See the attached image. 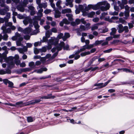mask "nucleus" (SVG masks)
<instances>
[{
    "instance_id": "obj_48",
    "label": "nucleus",
    "mask_w": 134,
    "mask_h": 134,
    "mask_svg": "<svg viewBox=\"0 0 134 134\" xmlns=\"http://www.w3.org/2000/svg\"><path fill=\"white\" fill-rule=\"evenodd\" d=\"M87 49L86 45H85L83 46V48H81L80 50V51L81 52L84 51L85 49Z\"/></svg>"
},
{
    "instance_id": "obj_32",
    "label": "nucleus",
    "mask_w": 134,
    "mask_h": 134,
    "mask_svg": "<svg viewBox=\"0 0 134 134\" xmlns=\"http://www.w3.org/2000/svg\"><path fill=\"white\" fill-rule=\"evenodd\" d=\"M90 54V52L89 51H87L86 52L82 53L81 54V56H83L87 55Z\"/></svg>"
},
{
    "instance_id": "obj_37",
    "label": "nucleus",
    "mask_w": 134,
    "mask_h": 134,
    "mask_svg": "<svg viewBox=\"0 0 134 134\" xmlns=\"http://www.w3.org/2000/svg\"><path fill=\"white\" fill-rule=\"evenodd\" d=\"M6 55L5 54H1L0 53V58L1 59H6Z\"/></svg>"
},
{
    "instance_id": "obj_46",
    "label": "nucleus",
    "mask_w": 134,
    "mask_h": 134,
    "mask_svg": "<svg viewBox=\"0 0 134 134\" xmlns=\"http://www.w3.org/2000/svg\"><path fill=\"white\" fill-rule=\"evenodd\" d=\"M32 69L29 68H26L23 69V71L24 72L27 71H30Z\"/></svg>"
},
{
    "instance_id": "obj_12",
    "label": "nucleus",
    "mask_w": 134,
    "mask_h": 134,
    "mask_svg": "<svg viewBox=\"0 0 134 134\" xmlns=\"http://www.w3.org/2000/svg\"><path fill=\"white\" fill-rule=\"evenodd\" d=\"M23 40V37H20L18 40L16 41V44L18 46H20L22 45V44L21 42Z\"/></svg>"
},
{
    "instance_id": "obj_19",
    "label": "nucleus",
    "mask_w": 134,
    "mask_h": 134,
    "mask_svg": "<svg viewBox=\"0 0 134 134\" xmlns=\"http://www.w3.org/2000/svg\"><path fill=\"white\" fill-rule=\"evenodd\" d=\"M71 12V11L70 9H67L62 10V12L63 14H65L66 13H70Z\"/></svg>"
},
{
    "instance_id": "obj_13",
    "label": "nucleus",
    "mask_w": 134,
    "mask_h": 134,
    "mask_svg": "<svg viewBox=\"0 0 134 134\" xmlns=\"http://www.w3.org/2000/svg\"><path fill=\"white\" fill-rule=\"evenodd\" d=\"M66 3L65 4L66 6L69 5L71 7H73V4L72 0H66Z\"/></svg>"
},
{
    "instance_id": "obj_40",
    "label": "nucleus",
    "mask_w": 134,
    "mask_h": 134,
    "mask_svg": "<svg viewBox=\"0 0 134 134\" xmlns=\"http://www.w3.org/2000/svg\"><path fill=\"white\" fill-rule=\"evenodd\" d=\"M91 8V5H88L85 8V10L86 11H88Z\"/></svg>"
},
{
    "instance_id": "obj_41",
    "label": "nucleus",
    "mask_w": 134,
    "mask_h": 134,
    "mask_svg": "<svg viewBox=\"0 0 134 134\" xmlns=\"http://www.w3.org/2000/svg\"><path fill=\"white\" fill-rule=\"evenodd\" d=\"M63 34L62 33H60L57 36V38L59 39H60L61 38H62L63 39Z\"/></svg>"
},
{
    "instance_id": "obj_56",
    "label": "nucleus",
    "mask_w": 134,
    "mask_h": 134,
    "mask_svg": "<svg viewBox=\"0 0 134 134\" xmlns=\"http://www.w3.org/2000/svg\"><path fill=\"white\" fill-rule=\"evenodd\" d=\"M112 50V48H110L109 49L104 51H103V52L104 53H109Z\"/></svg>"
},
{
    "instance_id": "obj_52",
    "label": "nucleus",
    "mask_w": 134,
    "mask_h": 134,
    "mask_svg": "<svg viewBox=\"0 0 134 134\" xmlns=\"http://www.w3.org/2000/svg\"><path fill=\"white\" fill-rule=\"evenodd\" d=\"M35 104L34 100H32L30 102V103L25 104V106L28 105L30 104Z\"/></svg>"
},
{
    "instance_id": "obj_35",
    "label": "nucleus",
    "mask_w": 134,
    "mask_h": 134,
    "mask_svg": "<svg viewBox=\"0 0 134 134\" xmlns=\"http://www.w3.org/2000/svg\"><path fill=\"white\" fill-rule=\"evenodd\" d=\"M33 24L34 25L36 29H38L39 27L38 25V23L37 21H35L34 22Z\"/></svg>"
},
{
    "instance_id": "obj_22",
    "label": "nucleus",
    "mask_w": 134,
    "mask_h": 134,
    "mask_svg": "<svg viewBox=\"0 0 134 134\" xmlns=\"http://www.w3.org/2000/svg\"><path fill=\"white\" fill-rule=\"evenodd\" d=\"M10 13H7L6 17H4L5 22H7L8 21V19L10 18Z\"/></svg>"
},
{
    "instance_id": "obj_11",
    "label": "nucleus",
    "mask_w": 134,
    "mask_h": 134,
    "mask_svg": "<svg viewBox=\"0 0 134 134\" xmlns=\"http://www.w3.org/2000/svg\"><path fill=\"white\" fill-rule=\"evenodd\" d=\"M32 21V20L31 19L28 18H25L23 21L24 24L25 25L28 24L29 22L30 23H31Z\"/></svg>"
},
{
    "instance_id": "obj_49",
    "label": "nucleus",
    "mask_w": 134,
    "mask_h": 134,
    "mask_svg": "<svg viewBox=\"0 0 134 134\" xmlns=\"http://www.w3.org/2000/svg\"><path fill=\"white\" fill-rule=\"evenodd\" d=\"M51 9H46L44 11V12L46 14H47L51 12Z\"/></svg>"
},
{
    "instance_id": "obj_20",
    "label": "nucleus",
    "mask_w": 134,
    "mask_h": 134,
    "mask_svg": "<svg viewBox=\"0 0 134 134\" xmlns=\"http://www.w3.org/2000/svg\"><path fill=\"white\" fill-rule=\"evenodd\" d=\"M47 69L46 68H42L40 69L37 70V73H41L43 71H46Z\"/></svg>"
},
{
    "instance_id": "obj_33",
    "label": "nucleus",
    "mask_w": 134,
    "mask_h": 134,
    "mask_svg": "<svg viewBox=\"0 0 134 134\" xmlns=\"http://www.w3.org/2000/svg\"><path fill=\"white\" fill-rule=\"evenodd\" d=\"M98 27L97 25L96 24L94 25L91 28V30L92 31H94L95 30L98 29Z\"/></svg>"
},
{
    "instance_id": "obj_44",
    "label": "nucleus",
    "mask_w": 134,
    "mask_h": 134,
    "mask_svg": "<svg viewBox=\"0 0 134 134\" xmlns=\"http://www.w3.org/2000/svg\"><path fill=\"white\" fill-rule=\"evenodd\" d=\"M119 21L120 23H121L122 24H125L126 23V22L125 21V20L121 18H119Z\"/></svg>"
},
{
    "instance_id": "obj_3",
    "label": "nucleus",
    "mask_w": 134,
    "mask_h": 134,
    "mask_svg": "<svg viewBox=\"0 0 134 134\" xmlns=\"http://www.w3.org/2000/svg\"><path fill=\"white\" fill-rule=\"evenodd\" d=\"M3 81L4 83L6 85H7V83L8 84V87H10L11 88H13L14 86V83L12 82L9 81L7 79H3Z\"/></svg>"
},
{
    "instance_id": "obj_6",
    "label": "nucleus",
    "mask_w": 134,
    "mask_h": 134,
    "mask_svg": "<svg viewBox=\"0 0 134 134\" xmlns=\"http://www.w3.org/2000/svg\"><path fill=\"white\" fill-rule=\"evenodd\" d=\"M105 6H101L100 7V9L101 11H105L109 9L110 8V4L109 3H107Z\"/></svg>"
},
{
    "instance_id": "obj_27",
    "label": "nucleus",
    "mask_w": 134,
    "mask_h": 134,
    "mask_svg": "<svg viewBox=\"0 0 134 134\" xmlns=\"http://www.w3.org/2000/svg\"><path fill=\"white\" fill-rule=\"evenodd\" d=\"M103 42V40L96 41H95L94 43V45L95 46H97L102 43Z\"/></svg>"
},
{
    "instance_id": "obj_39",
    "label": "nucleus",
    "mask_w": 134,
    "mask_h": 134,
    "mask_svg": "<svg viewBox=\"0 0 134 134\" xmlns=\"http://www.w3.org/2000/svg\"><path fill=\"white\" fill-rule=\"evenodd\" d=\"M62 3V1L60 0H59L56 3V6L58 7L59 8L61 7V6L60 5Z\"/></svg>"
},
{
    "instance_id": "obj_60",
    "label": "nucleus",
    "mask_w": 134,
    "mask_h": 134,
    "mask_svg": "<svg viewBox=\"0 0 134 134\" xmlns=\"http://www.w3.org/2000/svg\"><path fill=\"white\" fill-rule=\"evenodd\" d=\"M108 14L107 13L103 12L102 14V16L100 17V18L101 19L102 17H104V16Z\"/></svg>"
},
{
    "instance_id": "obj_34",
    "label": "nucleus",
    "mask_w": 134,
    "mask_h": 134,
    "mask_svg": "<svg viewBox=\"0 0 134 134\" xmlns=\"http://www.w3.org/2000/svg\"><path fill=\"white\" fill-rule=\"evenodd\" d=\"M26 103H23V102H17L16 103V105H21L20 106L22 107L25 105V104H26Z\"/></svg>"
},
{
    "instance_id": "obj_61",
    "label": "nucleus",
    "mask_w": 134,
    "mask_h": 134,
    "mask_svg": "<svg viewBox=\"0 0 134 134\" xmlns=\"http://www.w3.org/2000/svg\"><path fill=\"white\" fill-rule=\"evenodd\" d=\"M15 62L16 64L17 65H20V60H15Z\"/></svg>"
},
{
    "instance_id": "obj_31",
    "label": "nucleus",
    "mask_w": 134,
    "mask_h": 134,
    "mask_svg": "<svg viewBox=\"0 0 134 134\" xmlns=\"http://www.w3.org/2000/svg\"><path fill=\"white\" fill-rule=\"evenodd\" d=\"M52 34L49 31H47L46 33V37L47 38H48L50 37V35Z\"/></svg>"
},
{
    "instance_id": "obj_53",
    "label": "nucleus",
    "mask_w": 134,
    "mask_h": 134,
    "mask_svg": "<svg viewBox=\"0 0 134 134\" xmlns=\"http://www.w3.org/2000/svg\"><path fill=\"white\" fill-rule=\"evenodd\" d=\"M99 20V19L98 18H93L92 20L95 23L98 22Z\"/></svg>"
},
{
    "instance_id": "obj_62",
    "label": "nucleus",
    "mask_w": 134,
    "mask_h": 134,
    "mask_svg": "<svg viewBox=\"0 0 134 134\" xmlns=\"http://www.w3.org/2000/svg\"><path fill=\"white\" fill-rule=\"evenodd\" d=\"M28 8L30 10H31V11L35 10L34 7L32 6H29L28 7Z\"/></svg>"
},
{
    "instance_id": "obj_63",
    "label": "nucleus",
    "mask_w": 134,
    "mask_h": 134,
    "mask_svg": "<svg viewBox=\"0 0 134 134\" xmlns=\"http://www.w3.org/2000/svg\"><path fill=\"white\" fill-rule=\"evenodd\" d=\"M58 54V52H56L54 53L53 55L51 57V58L52 59H54L55 57H56Z\"/></svg>"
},
{
    "instance_id": "obj_23",
    "label": "nucleus",
    "mask_w": 134,
    "mask_h": 134,
    "mask_svg": "<svg viewBox=\"0 0 134 134\" xmlns=\"http://www.w3.org/2000/svg\"><path fill=\"white\" fill-rule=\"evenodd\" d=\"M107 3H108L104 1L99 2L97 4L99 7H99L101 6H102V5H105Z\"/></svg>"
},
{
    "instance_id": "obj_8",
    "label": "nucleus",
    "mask_w": 134,
    "mask_h": 134,
    "mask_svg": "<svg viewBox=\"0 0 134 134\" xmlns=\"http://www.w3.org/2000/svg\"><path fill=\"white\" fill-rule=\"evenodd\" d=\"M55 11L54 17L55 18H59L60 17L61 13L58 9H54Z\"/></svg>"
},
{
    "instance_id": "obj_51",
    "label": "nucleus",
    "mask_w": 134,
    "mask_h": 134,
    "mask_svg": "<svg viewBox=\"0 0 134 134\" xmlns=\"http://www.w3.org/2000/svg\"><path fill=\"white\" fill-rule=\"evenodd\" d=\"M17 17L20 19H22L24 18V16L22 15L18 14L17 15Z\"/></svg>"
},
{
    "instance_id": "obj_14",
    "label": "nucleus",
    "mask_w": 134,
    "mask_h": 134,
    "mask_svg": "<svg viewBox=\"0 0 134 134\" xmlns=\"http://www.w3.org/2000/svg\"><path fill=\"white\" fill-rule=\"evenodd\" d=\"M52 94L48 95L47 96H43L40 98L41 99H49L50 98H54L55 96H52Z\"/></svg>"
},
{
    "instance_id": "obj_58",
    "label": "nucleus",
    "mask_w": 134,
    "mask_h": 134,
    "mask_svg": "<svg viewBox=\"0 0 134 134\" xmlns=\"http://www.w3.org/2000/svg\"><path fill=\"white\" fill-rule=\"evenodd\" d=\"M19 52L21 53H24V51L23 49L21 48H20L17 49Z\"/></svg>"
},
{
    "instance_id": "obj_50",
    "label": "nucleus",
    "mask_w": 134,
    "mask_h": 134,
    "mask_svg": "<svg viewBox=\"0 0 134 134\" xmlns=\"http://www.w3.org/2000/svg\"><path fill=\"white\" fill-rule=\"evenodd\" d=\"M63 22L64 23L66 24H69V22L66 19H64L63 20Z\"/></svg>"
},
{
    "instance_id": "obj_57",
    "label": "nucleus",
    "mask_w": 134,
    "mask_h": 134,
    "mask_svg": "<svg viewBox=\"0 0 134 134\" xmlns=\"http://www.w3.org/2000/svg\"><path fill=\"white\" fill-rule=\"evenodd\" d=\"M39 52L38 50L36 48L34 49V53L35 54H38Z\"/></svg>"
},
{
    "instance_id": "obj_45",
    "label": "nucleus",
    "mask_w": 134,
    "mask_h": 134,
    "mask_svg": "<svg viewBox=\"0 0 134 134\" xmlns=\"http://www.w3.org/2000/svg\"><path fill=\"white\" fill-rule=\"evenodd\" d=\"M27 120L29 122H32L33 121L32 118L31 116L28 117Z\"/></svg>"
},
{
    "instance_id": "obj_7",
    "label": "nucleus",
    "mask_w": 134,
    "mask_h": 134,
    "mask_svg": "<svg viewBox=\"0 0 134 134\" xmlns=\"http://www.w3.org/2000/svg\"><path fill=\"white\" fill-rule=\"evenodd\" d=\"M1 29L3 31V33H9L11 32V29L10 28L6 29V27L5 26H2Z\"/></svg>"
},
{
    "instance_id": "obj_55",
    "label": "nucleus",
    "mask_w": 134,
    "mask_h": 134,
    "mask_svg": "<svg viewBox=\"0 0 134 134\" xmlns=\"http://www.w3.org/2000/svg\"><path fill=\"white\" fill-rule=\"evenodd\" d=\"M51 31L52 32L54 33H57V30L55 28H52L51 30Z\"/></svg>"
},
{
    "instance_id": "obj_64",
    "label": "nucleus",
    "mask_w": 134,
    "mask_h": 134,
    "mask_svg": "<svg viewBox=\"0 0 134 134\" xmlns=\"http://www.w3.org/2000/svg\"><path fill=\"white\" fill-rule=\"evenodd\" d=\"M18 31L22 32L23 33L24 29L21 27H19L18 28Z\"/></svg>"
},
{
    "instance_id": "obj_5",
    "label": "nucleus",
    "mask_w": 134,
    "mask_h": 134,
    "mask_svg": "<svg viewBox=\"0 0 134 134\" xmlns=\"http://www.w3.org/2000/svg\"><path fill=\"white\" fill-rule=\"evenodd\" d=\"M49 42L51 44L56 45L59 42V40L55 38H53L49 40Z\"/></svg>"
},
{
    "instance_id": "obj_1",
    "label": "nucleus",
    "mask_w": 134,
    "mask_h": 134,
    "mask_svg": "<svg viewBox=\"0 0 134 134\" xmlns=\"http://www.w3.org/2000/svg\"><path fill=\"white\" fill-rule=\"evenodd\" d=\"M65 43L63 42H61L59 44V46L57 47V49L58 51H60L62 49V47H63L64 50H68L69 49V46L68 44H66L64 46Z\"/></svg>"
},
{
    "instance_id": "obj_54",
    "label": "nucleus",
    "mask_w": 134,
    "mask_h": 134,
    "mask_svg": "<svg viewBox=\"0 0 134 134\" xmlns=\"http://www.w3.org/2000/svg\"><path fill=\"white\" fill-rule=\"evenodd\" d=\"M82 15L83 16H88V13L86 11H82Z\"/></svg>"
},
{
    "instance_id": "obj_36",
    "label": "nucleus",
    "mask_w": 134,
    "mask_h": 134,
    "mask_svg": "<svg viewBox=\"0 0 134 134\" xmlns=\"http://www.w3.org/2000/svg\"><path fill=\"white\" fill-rule=\"evenodd\" d=\"M66 16L69 18V19L70 21H71L72 19V15L70 14H66Z\"/></svg>"
},
{
    "instance_id": "obj_10",
    "label": "nucleus",
    "mask_w": 134,
    "mask_h": 134,
    "mask_svg": "<svg viewBox=\"0 0 134 134\" xmlns=\"http://www.w3.org/2000/svg\"><path fill=\"white\" fill-rule=\"evenodd\" d=\"M21 36L20 34L18 32H16L15 33V35L12 37V39L14 41L15 40L18 39V38H19L20 37H21Z\"/></svg>"
},
{
    "instance_id": "obj_47",
    "label": "nucleus",
    "mask_w": 134,
    "mask_h": 134,
    "mask_svg": "<svg viewBox=\"0 0 134 134\" xmlns=\"http://www.w3.org/2000/svg\"><path fill=\"white\" fill-rule=\"evenodd\" d=\"M124 31H125L126 32H129L128 27L127 26H125L124 27Z\"/></svg>"
},
{
    "instance_id": "obj_16",
    "label": "nucleus",
    "mask_w": 134,
    "mask_h": 134,
    "mask_svg": "<svg viewBox=\"0 0 134 134\" xmlns=\"http://www.w3.org/2000/svg\"><path fill=\"white\" fill-rule=\"evenodd\" d=\"M118 27L119 29L118 32L119 33H121L124 31V27H123V26L121 24H119L118 26Z\"/></svg>"
},
{
    "instance_id": "obj_59",
    "label": "nucleus",
    "mask_w": 134,
    "mask_h": 134,
    "mask_svg": "<svg viewBox=\"0 0 134 134\" xmlns=\"http://www.w3.org/2000/svg\"><path fill=\"white\" fill-rule=\"evenodd\" d=\"M8 36L6 34H5L3 35V39L5 40H7Z\"/></svg>"
},
{
    "instance_id": "obj_43",
    "label": "nucleus",
    "mask_w": 134,
    "mask_h": 134,
    "mask_svg": "<svg viewBox=\"0 0 134 134\" xmlns=\"http://www.w3.org/2000/svg\"><path fill=\"white\" fill-rule=\"evenodd\" d=\"M30 36L28 35H26L24 36V38L26 40H29L30 39Z\"/></svg>"
},
{
    "instance_id": "obj_4",
    "label": "nucleus",
    "mask_w": 134,
    "mask_h": 134,
    "mask_svg": "<svg viewBox=\"0 0 134 134\" xmlns=\"http://www.w3.org/2000/svg\"><path fill=\"white\" fill-rule=\"evenodd\" d=\"M43 11V9H39L37 13L38 16H35V19L37 20H40L41 17L43 16L42 12Z\"/></svg>"
},
{
    "instance_id": "obj_38",
    "label": "nucleus",
    "mask_w": 134,
    "mask_h": 134,
    "mask_svg": "<svg viewBox=\"0 0 134 134\" xmlns=\"http://www.w3.org/2000/svg\"><path fill=\"white\" fill-rule=\"evenodd\" d=\"M6 12L4 9H0V14L2 15H5Z\"/></svg>"
},
{
    "instance_id": "obj_21",
    "label": "nucleus",
    "mask_w": 134,
    "mask_h": 134,
    "mask_svg": "<svg viewBox=\"0 0 134 134\" xmlns=\"http://www.w3.org/2000/svg\"><path fill=\"white\" fill-rule=\"evenodd\" d=\"M2 7H4V9L5 11L6 12L7 11L9 10V8L7 5H6L4 4H1L0 5Z\"/></svg>"
},
{
    "instance_id": "obj_24",
    "label": "nucleus",
    "mask_w": 134,
    "mask_h": 134,
    "mask_svg": "<svg viewBox=\"0 0 134 134\" xmlns=\"http://www.w3.org/2000/svg\"><path fill=\"white\" fill-rule=\"evenodd\" d=\"M129 11H125L124 12V15L125 16V18H124L125 19H127L128 18V17L129 16Z\"/></svg>"
},
{
    "instance_id": "obj_2",
    "label": "nucleus",
    "mask_w": 134,
    "mask_h": 134,
    "mask_svg": "<svg viewBox=\"0 0 134 134\" xmlns=\"http://www.w3.org/2000/svg\"><path fill=\"white\" fill-rule=\"evenodd\" d=\"M14 59L13 57L10 56L7 58L6 60L9 64L10 67H13L14 65L15 64L13 62V60Z\"/></svg>"
},
{
    "instance_id": "obj_28",
    "label": "nucleus",
    "mask_w": 134,
    "mask_h": 134,
    "mask_svg": "<svg viewBox=\"0 0 134 134\" xmlns=\"http://www.w3.org/2000/svg\"><path fill=\"white\" fill-rule=\"evenodd\" d=\"M112 31L110 33V35H113L116 33L117 30L115 28H113L111 29Z\"/></svg>"
},
{
    "instance_id": "obj_18",
    "label": "nucleus",
    "mask_w": 134,
    "mask_h": 134,
    "mask_svg": "<svg viewBox=\"0 0 134 134\" xmlns=\"http://www.w3.org/2000/svg\"><path fill=\"white\" fill-rule=\"evenodd\" d=\"M17 8L18 10L22 12H24L25 10L23 7L20 5H18L17 7Z\"/></svg>"
},
{
    "instance_id": "obj_30",
    "label": "nucleus",
    "mask_w": 134,
    "mask_h": 134,
    "mask_svg": "<svg viewBox=\"0 0 134 134\" xmlns=\"http://www.w3.org/2000/svg\"><path fill=\"white\" fill-rule=\"evenodd\" d=\"M29 65V66L31 67L32 68H33L35 66L34 63L33 62H30Z\"/></svg>"
},
{
    "instance_id": "obj_17",
    "label": "nucleus",
    "mask_w": 134,
    "mask_h": 134,
    "mask_svg": "<svg viewBox=\"0 0 134 134\" xmlns=\"http://www.w3.org/2000/svg\"><path fill=\"white\" fill-rule=\"evenodd\" d=\"M77 30L80 31H84L85 30H87V27H86L84 26L81 25L80 26V28L77 29Z\"/></svg>"
},
{
    "instance_id": "obj_15",
    "label": "nucleus",
    "mask_w": 134,
    "mask_h": 134,
    "mask_svg": "<svg viewBox=\"0 0 134 134\" xmlns=\"http://www.w3.org/2000/svg\"><path fill=\"white\" fill-rule=\"evenodd\" d=\"M70 34L68 33H66L64 34V35L63 37V40L64 41H65L66 39L70 37Z\"/></svg>"
},
{
    "instance_id": "obj_26",
    "label": "nucleus",
    "mask_w": 134,
    "mask_h": 134,
    "mask_svg": "<svg viewBox=\"0 0 134 134\" xmlns=\"http://www.w3.org/2000/svg\"><path fill=\"white\" fill-rule=\"evenodd\" d=\"M39 32V30L38 29H36L34 31L31 33V35H35Z\"/></svg>"
},
{
    "instance_id": "obj_25",
    "label": "nucleus",
    "mask_w": 134,
    "mask_h": 134,
    "mask_svg": "<svg viewBox=\"0 0 134 134\" xmlns=\"http://www.w3.org/2000/svg\"><path fill=\"white\" fill-rule=\"evenodd\" d=\"M91 5V8L94 10H97L99 8V7L98 6L97 4L94 5Z\"/></svg>"
},
{
    "instance_id": "obj_29",
    "label": "nucleus",
    "mask_w": 134,
    "mask_h": 134,
    "mask_svg": "<svg viewBox=\"0 0 134 134\" xmlns=\"http://www.w3.org/2000/svg\"><path fill=\"white\" fill-rule=\"evenodd\" d=\"M95 14V13L94 12H92L88 13V17L90 18H92Z\"/></svg>"
},
{
    "instance_id": "obj_9",
    "label": "nucleus",
    "mask_w": 134,
    "mask_h": 134,
    "mask_svg": "<svg viewBox=\"0 0 134 134\" xmlns=\"http://www.w3.org/2000/svg\"><path fill=\"white\" fill-rule=\"evenodd\" d=\"M32 31V29L30 27H27L24 29L23 33L25 34H29Z\"/></svg>"
},
{
    "instance_id": "obj_42",
    "label": "nucleus",
    "mask_w": 134,
    "mask_h": 134,
    "mask_svg": "<svg viewBox=\"0 0 134 134\" xmlns=\"http://www.w3.org/2000/svg\"><path fill=\"white\" fill-rule=\"evenodd\" d=\"M95 46L94 44H92L88 45L87 46H86L87 49H90L93 47Z\"/></svg>"
}]
</instances>
